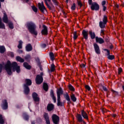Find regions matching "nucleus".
<instances>
[{"instance_id": "nucleus-1", "label": "nucleus", "mask_w": 124, "mask_h": 124, "mask_svg": "<svg viewBox=\"0 0 124 124\" xmlns=\"http://www.w3.org/2000/svg\"><path fill=\"white\" fill-rule=\"evenodd\" d=\"M4 68L7 71V73L9 75H11V74H12V68L13 71H16L17 73H20L21 72L20 66L18 65V64L16 62H13L11 63L10 61H7V63L4 65Z\"/></svg>"}, {"instance_id": "nucleus-2", "label": "nucleus", "mask_w": 124, "mask_h": 124, "mask_svg": "<svg viewBox=\"0 0 124 124\" xmlns=\"http://www.w3.org/2000/svg\"><path fill=\"white\" fill-rule=\"evenodd\" d=\"M26 27L31 34H33L35 36L37 35V31L35 30L36 26L34 23L31 22H28L26 24Z\"/></svg>"}, {"instance_id": "nucleus-3", "label": "nucleus", "mask_w": 124, "mask_h": 124, "mask_svg": "<svg viewBox=\"0 0 124 124\" xmlns=\"http://www.w3.org/2000/svg\"><path fill=\"white\" fill-rule=\"evenodd\" d=\"M25 83L23 85V88L24 90V93L25 94H29V93H30V88H29V86H31V80L30 79H26Z\"/></svg>"}, {"instance_id": "nucleus-4", "label": "nucleus", "mask_w": 124, "mask_h": 124, "mask_svg": "<svg viewBox=\"0 0 124 124\" xmlns=\"http://www.w3.org/2000/svg\"><path fill=\"white\" fill-rule=\"evenodd\" d=\"M42 76H43V73H41L40 75H37L35 81L36 84H37L38 85L41 84V83L43 82V78L42 77Z\"/></svg>"}, {"instance_id": "nucleus-5", "label": "nucleus", "mask_w": 124, "mask_h": 124, "mask_svg": "<svg viewBox=\"0 0 124 124\" xmlns=\"http://www.w3.org/2000/svg\"><path fill=\"white\" fill-rule=\"evenodd\" d=\"M107 23V16H104L103 18V22L100 21L99 22V27L101 29H104L105 28V25Z\"/></svg>"}, {"instance_id": "nucleus-6", "label": "nucleus", "mask_w": 124, "mask_h": 124, "mask_svg": "<svg viewBox=\"0 0 124 124\" xmlns=\"http://www.w3.org/2000/svg\"><path fill=\"white\" fill-rule=\"evenodd\" d=\"M52 119L54 124H58L60 123V118L57 115L53 114Z\"/></svg>"}, {"instance_id": "nucleus-7", "label": "nucleus", "mask_w": 124, "mask_h": 124, "mask_svg": "<svg viewBox=\"0 0 124 124\" xmlns=\"http://www.w3.org/2000/svg\"><path fill=\"white\" fill-rule=\"evenodd\" d=\"M91 8L92 10L97 11V10H99V5L96 2H93L92 4Z\"/></svg>"}, {"instance_id": "nucleus-8", "label": "nucleus", "mask_w": 124, "mask_h": 124, "mask_svg": "<svg viewBox=\"0 0 124 124\" xmlns=\"http://www.w3.org/2000/svg\"><path fill=\"white\" fill-rule=\"evenodd\" d=\"M38 6L39 9H40L41 12L44 13L45 12V11H46V8H45L44 4H43V2H42L41 3H39L38 4Z\"/></svg>"}, {"instance_id": "nucleus-9", "label": "nucleus", "mask_w": 124, "mask_h": 124, "mask_svg": "<svg viewBox=\"0 0 124 124\" xmlns=\"http://www.w3.org/2000/svg\"><path fill=\"white\" fill-rule=\"evenodd\" d=\"M1 107L3 110H6L8 108V103L6 100H3L1 104Z\"/></svg>"}, {"instance_id": "nucleus-10", "label": "nucleus", "mask_w": 124, "mask_h": 124, "mask_svg": "<svg viewBox=\"0 0 124 124\" xmlns=\"http://www.w3.org/2000/svg\"><path fill=\"white\" fill-rule=\"evenodd\" d=\"M33 99L35 102H38L39 101V97H38V94L36 93H33L32 94Z\"/></svg>"}, {"instance_id": "nucleus-11", "label": "nucleus", "mask_w": 124, "mask_h": 124, "mask_svg": "<svg viewBox=\"0 0 124 124\" xmlns=\"http://www.w3.org/2000/svg\"><path fill=\"white\" fill-rule=\"evenodd\" d=\"M105 51H107V56L108 57V60H114L115 56H114V55H110V51H109V50L107 49H105Z\"/></svg>"}, {"instance_id": "nucleus-12", "label": "nucleus", "mask_w": 124, "mask_h": 124, "mask_svg": "<svg viewBox=\"0 0 124 124\" xmlns=\"http://www.w3.org/2000/svg\"><path fill=\"white\" fill-rule=\"evenodd\" d=\"M4 16L2 18L3 22L5 23V24H8V17H7V15H6V13H3Z\"/></svg>"}, {"instance_id": "nucleus-13", "label": "nucleus", "mask_w": 124, "mask_h": 124, "mask_svg": "<svg viewBox=\"0 0 124 124\" xmlns=\"http://www.w3.org/2000/svg\"><path fill=\"white\" fill-rule=\"evenodd\" d=\"M43 29L42 30V34L47 35L48 34V30L47 29V27L45 25H43Z\"/></svg>"}, {"instance_id": "nucleus-14", "label": "nucleus", "mask_w": 124, "mask_h": 124, "mask_svg": "<svg viewBox=\"0 0 124 124\" xmlns=\"http://www.w3.org/2000/svg\"><path fill=\"white\" fill-rule=\"evenodd\" d=\"M93 46L94 50L95 51V53L98 54H100V50L99 49V46H98V45H97V44H94Z\"/></svg>"}, {"instance_id": "nucleus-15", "label": "nucleus", "mask_w": 124, "mask_h": 124, "mask_svg": "<svg viewBox=\"0 0 124 124\" xmlns=\"http://www.w3.org/2000/svg\"><path fill=\"white\" fill-rule=\"evenodd\" d=\"M96 42L99 43V44H102V43H104V40L102 39V38H100L97 36L95 37Z\"/></svg>"}, {"instance_id": "nucleus-16", "label": "nucleus", "mask_w": 124, "mask_h": 124, "mask_svg": "<svg viewBox=\"0 0 124 124\" xmlns=\"http://www.w3.org/2000/svg\"><path fill=\"white\" fill-rule=\"evenodd\" d=\"M63 93V91L61 88L58 89L57 91V98H61V94H62Z\"/></svg>"}, {"instance_id": "nucleus-17", "label": "nucleus", "mask_w": 124, "mask_h": 124, "mask_svg": "<svg viewBox=\"0 0 124 124\" xmlns=\"http://www.w3.org/2000/svg\"><path fill=\"white\" fill-rule=\"evenodd\" d=\"M44 117L46 120V124H50V120L49 119V115L47 113H45Z\"/></svg>"}, {"instance_id": "nucleus-18", "label": "nucleus", "mask_w": 124, "mask_h": 124, "mask_svg": "<svg viewBox=\"0 0 124 124\" xmlns=\"http://www.w3.org/2000/svg\"><path fill=\"white\" fill-rule=\"evenodd\" d=\"M32 50V46L31 44H28L26 46V50L27 52H31Z\"/></svg>"}, {"instance_id": "nucleus-19", "label": "nucleus", "mask_w": 124, "mask_h": 124, "mask_svg": "<svg viewBox=\"0 0 124 124\" xmlns=\"http://www.w3.org/2000/svg\"><path fill=\"white\" fill-rule=\"evenodd\" d=\"M82 34H83V37H84L85 39H88V35H89V34L88 33V31L83 30Z\"/></svg>"}, {"instance_id": "nucleus-20", "label": "nucleus", "mask_w": 124, "mask_h": 124, "mask_svg": "<svg viewBox=\"0 0 124 124\" xmlns=\"http://www.w3.org/2000/svg\"><path fill=\"white\" fill-rule=\"evenodd\" d=\"M54 109V105L49 104L47 105V109L48 111H52Z\"/></svg>"}, {"instance_id": "nucleus-21", "label": "nucleus", "mask_w": 124, "mask_h": 124, "mask_svg": "<svg viewBox=\"0 0 124 124\" xmlns=\"http://www.w3.org/2000/svg\"><path fill=\"white\" fill-rule=\"evenodd\" d=\"M65 98L66 100L68 101L67 103L68 104H70L71 103V101H70V98L69 97V95H68V93H66L65 95Z\"/></svg>"}, {"instance_id": "nucleus-22", "label": "nucleus", "mask_w": 124, "mask_h": 124, "mask_svg": "<svg viewBox=\"0 0 124 124\" xmlns=\"http://www.w3.org/2000/svg\"><path fill=\"white\" fill-rule=\"evenodd\" d=\"M50 95L52 97L54 103H56L57 101V99L56 98V97H55V95H54V92L53 91H51L50 92Z\"/></svg>"}, {"instance_id": "nucleus-23", "label": "nucleus", "mask_w": 124, "mask_h": 124, "mask_svg": "<svg viewBox=\"0 0 124 124\" xmlns=\"http://www.w3.org/2000/svg\"><path fill=\"white\" fill-rule=\"evenodd\" d=\"M89 34L91 37L92 39H94L96 37H95V33L94 32H93L92 31H89Z\"/></svg>"}, {"instance_id": "nucleus-24", "label": "nucleus", "mask_w": 124, "mask_h": 124, "mask_svg": "<svg viewBox=\"0 0 124 124\" xmlns=\"http://www.w3.org/2000/svg\"><path fill=\"white\" fill-rule=\"evenodd\" d=\"M16 60L17 62H25V60H24V59L21 58V57L20 56H17L16 58Z\"/></svg>"}, {"instance_id": "nucleus-25", "label": "nucleus", "mask_w": 124, "mask_h": 124, "mask_svg": "<svg viewBox=\"0 0 124 124\" xmlns=\"http://www.w3.org/2000/svg\"><path fill=\"white\" fill-rule=\"evenodd\" d=\"M81 115L84 119H86V120H88V115L84 110L81 111Z\"/></svg>"}, {"instance_id": "nucleus-26", "label": "nucleus", "mask_w": 124, "mask_h": 124, "mask_svg": "<svg viewBox=\"0 0 124 124\" xmlns=\"http://www.w3.org/2000/svg\"><path fill=\"white\" fill-rule=\"evenodd\" d=\"M0 29L5 30V25H4V23H2L1 21V17H0Z\"/></svg>"}, {"instance_id": "nucleus-27", "label": "nucleus", "mask_w": 124, "mask_h": 124, "mask_svg": "<svg viewBox=\"0 0 124 124\" xmlns=\"http://www.w3.org/2000/svg\"><path fill=\"white\" fill-rule=\"evenodd\" d=\"M77 118L78 121L79 122V123H82V122H83V123H85V122L83 121V118H82V116H81V115L78 114Z\"/></svg>"}, {"instance_id": "nucleus-28", "label": "nucleus", "mask_w": 124, "mask_h": 124, "mask_svg": "<svg viewBox=\"0 0 124 124\" xmlns=\"http://www.w3.org/2000/svg\"><path fill=\"white\" fill-rule=\"evenodd\" d=\"M5 121V118L2 115H0V124H4Z\"/></svg>"}, {"instance_id": "nucleus-29", "label": "nucleus", "mask_w": 124, "mask_h": 124, "mask_svg": "<svg viewBox=\"0 0 124 124\" xmlns=\"http://www.w3.org/2000/svg\"><path fill=\"white\" fill-rule=\"evenodd\" d=\"M17 48L18 49H22V48H23V41L19 40L18 41V45L17 46Z\"/></svg>"}, {"instance_id": "nucleus-30", "label": "nucleus", "mask_w": 124, "mask_h": 124, "mask_svg": "<svg viewBox=\"0 0 124 124\" xmlns=\"http://www.w3.org/2000/svg\"><path fill=\"white\" fill-rule=\"evenodd\" d=\"M63 103L61 102V98H57V106H62Z\"/></svg>"}, {"instance_id": "nucleus-31", "label": "nucleus", "mask_w": 124, "mask_h": 124, "mask_svg": "<svg viewBox=\"0 0 124 124\" xmlns=\"http://www.w3.org/2000/svg\"><path fill=\"white\" fill-rule=\"evenodd\" d=\"M8 24L10 29H11V30H13V29H14V24H13V22L10 21L8 22Z\"/></svg>"}, {"instance_id": "nucleus-32", "label": "nucleus", "mask_w": 124, "mask_h": 124, "mask_svg": "<svg viewBox=\"0 0 124 124\" xmlns=\"http://www.w3.org/2000/svg\"><path fill=\"white\" fill-rule=\"evenodd\" d=\"M5 51V47L4 46H0V53L1 54H3Z\"/></svg>"}, {"instance_id": "nucleus-33", "label": "nucleus", "mask_w": 124, "mask_h": 124, "mask_svg": "<svg viewBox=\"0 0 124 124\" xmlns=\"http://www.w3.org/2000/svg\"><path fill=\"white\" fill-rule=\"evenodd\" d=\"M23 66L26 68V69H31V65H29L28 63L27 62H24L23 63Z\"/></svg>"}, {"instance_id": "nucleus-34", "label": "nucleus", "mask_w": 124, "mask_h": 124, "mask_svg": "<svg viewBox=\"0 0 124 124\" xmlns=\"http://www.w3.org/2000/svg\"><path fill=\"white\" fill-rule=\"evenodd\" d=\"M43 89L46 92V91H48V84H47V83H44Z\"/></svg>"}, {"instance_id": "nucleus-35", "label": "nucleus", "mask_w": 124, "mask_h": 124, "mask_svg": "<svg viewBox=\"0 0 124 124\" xmlns=\"http://www.w3.org/2000/svg\"><path fill=\"white\" fill-rule=\"evenodd\" d=\"M71 99H72V101H73L74 102H76L77 99L74 94H72V95L71 96Z\"/></svg>"}, {"instance_id": "nucleus-36", "label": "nucleus", "mask_w": 124, "mask_h": 124, "mask_svg": "<svg viewBox=\"0 0 124 124\" xmlns=\"http://www.w3.org/2000/svg\"><path fill=\"white\" fill-rule=\"evenodd\" d=\"M23 117L24 120H25L26 121H28V120H29V116L27 115V113H24L23 115Z\"/></svg>"}, {"instance_id": "nucleus-37", "label": "nucleus", "mask_w": 124, "mask_h": 124, "mask_svg": "<svg viewBox=\"0 0 124 124\" xmlns=\"http://www.w3.org/2000/svg\"><path fill=\"white\" fill-rule=\"evenodd\" d=\"M69 89L70 91H72V92H74V91H75V89L72 85H71V84H70L69 85Z\"/></svg>"}, {"instance_id": "nucleus-38", "label": "nucleus", "mask_w": 124, "mask_h": 124, "mask_svg": "<svg viewBox=\"0 0 124 124\" xmlns=\"http://www.w3.org/2000/svg\"><path fill=\"white\" fill-rule=\"evenodd\" d=\"M49 56L51 61H54V54L53 52L49 53Z\"/></svg>"}, {"instance_id": "nucleus-39", "label": "nucleus", "mask_w": 124, "mask_h": 124, "mask_svg": "<svg viewBox=\"0 0 124 124\" xmlns=\"http://www.w3.org/2000/svg\"><path fill=\"white\" fill-rule=\"evenodd\" d=\"M47 1H48V2H50V1H51V0H45V2L46 5L47 6V7H48V8H51V7H50L49 4H48V2H47Z\"/></svg>"}, {"instance_id": "nucleus-40", "label": "nucleus", "mask_w": 124, "mask_h": 124, "mask_svg": "<svg viewBox=\"0 0 124 124\" xmlns=\"http://www.w3.org/2000/svg\"><path fill=\"white\" fill-rule=\"evenodd\" d=\"M50 68L51 72L55 71V64H52L50 66Z\"/></svg>"}, {"instance_id": "nucleus-41", "label": "nucleus", "mask_w": 124, "mask_h": 124, "mask_svg": "<svg viewBox=\"0 0 124 124\" xmlns=\"http://www.w3.org/2000/svg\"><path fill=\"white\" fill-rule=\"evenodd\" d=\"M31 8L33 11H34V12H35V13L37 12V8L35 7V6H32Z\"/></svg>"}, {"instance_id": "nucleus-42", "label": "nucleus", "mask_w": 124, "mask_h": 124, "mask_svg": "<svg viewBox=\"0 0 124 124\" xmlns=\"http://www.w3.org/2000/svg\"><path fill=\"white\" fill-rule=\"evenodd\" d=\"M77 37H78V36H77V32L76 31L74 32V39H77Z\"/></svg>"}, {"instance_id": "nucleus-43", "label": "nucleus", "mask_w": 124, "mask_h": 124, "mask_svg": "<svg viewBox=\"0 0 124 124\" xmlns=\"http://www.w3.org/2000/svg\"><path fill=\"white\" fill-rule=\"evenodd\" d=\"M71 8L72 10H75V9H76V6L75 3L73 4V5H72Z\"/></svg>"}, {"instance_id": "nucleus-44", "label": "nucleus", "mask_w": 124, "mask_h": 124, "mask_svg": "<svg viewBox=\"0 0 124 124\" xmlns=\"http://www.w3.org/2000/svg\"><path fill=\"white\" fill-rule=\"evenodd\" d=\"M3 66H4V64H0V73H1V71H2V68H3Z\"/></svg>"}, {"instance_id": "nucleus-45", "label": "nucleus", "mask_w": 124, "mask_h": 124, "mask_svg": "<svg viewBox=\"0 0 124 124\" xmlns=\"http://www.w3.org/2000/svg\"><path fill=\"white\" fill-rule=\"evenodd\" d=\"M85 89H86V90H88V91L91 90V87H90L89 85H85Z\"/></svg>"}, {"instance_id": "nucleus-46", "label": "nucleus", "mask_w": 124, "mask_h": 124, "mask_svg": "<svg viewBox=\"0 0 124 124\" xmlns=\"http://www.w3.org/2000/svg\"><path fill=\"white\" fill-rule=\"evenodd\" d=\"M122 71H123V69H122V68H119L118 69V74H121V72H122Z\"/></svg>"}, {"instance_id": "nucleus-47", "label": "nucleus", "mask_w": 124, "mask_h": 124, "mask_svg": "<svg viewBox=\"0 0 124 124\" xmlns=\"http://www.w3.org/2000/svg\"><path fill=\"white\" fill-rule=\"evenodd\" d=\"M78 5H79V6L80 7L82 5V3H81V1H78Z\"/></svg>"}, {"instance_id": "nucleus-48", "label": "nucleus", "mask_w": 124, "mask_h": 124, "mask_svg": "<svg viewBox=\"0 0 124 124\" xmlns=\"http://www.w3.org/2000/svg\"><path fill=\"white\" fill-rule=\"evenodd\" d=\"M105 4H106V1L104 0L102 2V6H105Z\"/></svg>"}, {"instance_id": "nucleus-49", "label": "nucleus", "mask_w": 124, "mask_h": 124, "mask_svg": "<svg viewBox=\"0 0 124 124\" xmlns=\"http://www.w3.org/2000/svg\"><path fill=\"white\" fill-rule=\"evenodd\" d=\"M88 2L90 5H92V4H93V3H92L93 2V0H88Z\"/></svg>"}, {"instance_id": "nucleus-50", "label": "nucleus", "mask_w": 124, "mask_h": 124, "mask_svg": "<svg viewBox=\"0 0 124 124\" xmlns=\"http://www.w3.org/2000/svg\"><path fill=\"white\" fill-rule=\"evenodd\" d=\"M81 67H82V68H85V67H86V65H85L84 64H81L80 65Z\"/></svg>"}, {"instance_id": "nucleus-51", "label": "nucleus", "mask_w": 124, "mask_h": 124, "mask_svg": "<svg viewBox=\"0 0 124 124\" xmlns=\"http://www.w3.org/2000/svg\"><path fill=\"white\" fill-rule=\"evenodd\" d=\"M17 52L19 53V54H22V53H23V50L19 49L17 50Z\"/></svg>"}, {"instance_id": "nucleus-52", "label": "nucleus", "mask_w": 124, "mask_h": 124, "mask_svg": "<svg viewBox=\"0 0 124 124\" xmlns=\"http://www.w3.org/2000/svg\"><path fill=\"white\" fill-rule=\"evenodd\" d=\"M103 89L104 90V91H105V92L107 91V88H106V87H104V86H102Z\"/></svg>"}, {"instance_id": "nucleus-53", "label": "nucleus", "mask_w": 124, "mask_h": 124, "mask_svg": "<svg viewBox=\"0 0 124 124\" xmlns=\"http://www.w3.org/2000/svg\"><path fill=\"white\" fill-rule=\"evenodd\" d=\"M24 2H27V3H29L30 2V0H23Z\"/></svg>"}, {"instance_id": "nucleus-54", "label": "nucleus", "mask_w": 124, "mask_h": 124, "mask_svg": "<svg viewBox=\"0 0 124 124\" xmlns=\"http://www.w3.org/2000/svg\"><path fill=\"white\" fill-rule=\"evenodd\" d=\"M103 11H106V7L105 6H103Z\"/></svg>"}, {"instance_id": "nucleus-55", "label": "nucleus", "mask_w": 124, "mask_h": 124, "mask_svg": "<svg viewBox=\"0 0 124 124\" xmlns=\"http://www.w3.org/2000/svg\"><path fill=\"white\" fill-rule=\"evenodd\" d=\"M42 48H45V47H46V44H42Z\"/></svg>"}, {"instance_id": "nucleus-56", "label": "nucleus", "mask_w": 124, "mask_h": 124, "mask_svg": "<svg viewBox=\"0 0 124 124\" xmlns=\"http://www.w3.org/2000/svg\"><path fill=\"white\" fill-rule=\"evenodd\" d=\"M53 2L55 4V5H57V1L56 0H52Z\"/></svg>"}, {"instance_id": "nucleus-57", "label": "nucleus", "mask_w": 124, "mask_h": 124, "mask_svg": "<svg viewBox=\"0 0 124 124\" xmlns=\"http://www.w3.org/2000/svg\"><path fill=\"white\" fill-rule=\"evenodd\" d=\"M101 33L102 34H104V30H101Z\"/></svg>"}, {"instance_id": "nucleus-58", "label": "nucleus", "mask_w": 124, "mask_h": 124, "mask_svg": "<svg viewBox=\"0 0 124 124\" xmlns=\"http://www.w3.org/2000/svg\"><path fill=\"white\" fill-rule=\"evenodd\" d=\"M112 92H113V93H115V94H118V92H117L114 90H112Z\"/></svg>"}, {"instance_id": "nucleus-59", "label": "nucleus", "mask_w": 124, "mask_h": 124, "mask_svg": "<svg viewBox=\"0 0 124 124\" xmlns=\"http://www.w3.org/2000/svg\"><path fill=\"white\" fill-rule=\"evenodd\" d=\"M11 57H14V54L13 53L11 52Z\"/></svg>"}, {"instance_id": "nucleus-60", "label": "nucleus", "mask_w": 124, "mask_h": 124, "mask_svg": "<svg viewBox=\"0 0 124 124\" xmlns=\"http://www.w3.org/2000/svg\"><path fill=\"white\" fill-rule=\"evenodd\" d=\"M106 42H109V40L108 39V38L106 39Z\"/></svg>"}, {"instance_id": "nucleus-61", "label": "nucleus", "mask_w": 124, "mask_h": 124, "mask_svg": "<svg viewBox=\"0 0 124 124\" xmlns=\"http://www.w3.org/2000/svg\"><path fill=\"white\" fill-rule=\"evenodd\" d=\"M115 7H117V8H119V5L118 4L115 5Z\"/></svg>"}, {"instance_id": "nucleus-62", "label": "nucleus", "mask_w": 124, "mask_h": 124, "mask_svg": "<svg viewBox=\"0 0 124 124\" xmlns=\"http://www.w3.org/2000/svg\"><path fill=\"white\" fill-rule=\"evenodd\" d=\"M109 48H110V49H112L113 48V46H110Z\"/></svg>"}, {"instance_id": "nucleus-63", "label": "nucleus", "mask_w": 124, "mask_h": 124, "mask_svg": "<svg viewBox=\"0 0 124 124\" xmlns=\"http://www.w3.org/2000/svg\"><path fill=\"white\" fill-rule=\"evenodd\" d=\"M122 88H123V91H124V86H122Z\"/></svg>"}, {"instance_id": "nucleus-64", "label": "nucleus", "mask_w": 124, "mask_h": 124, "mask_svg": "<svg viewBox=\"0 0 124 124\" xmlns=\"http://www.w3.org/2000/svg\"><path fill=\"white\" fill-rule=\"evenodd\" d=\"M31 124H35L34 122H32Z\"/></svg>"}]
</instances>
